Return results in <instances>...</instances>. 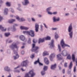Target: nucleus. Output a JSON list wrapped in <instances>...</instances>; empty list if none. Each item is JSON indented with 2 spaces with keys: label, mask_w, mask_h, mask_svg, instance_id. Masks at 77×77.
<instances>
[{
  "label": "nucleus",
  "mask_w": 77,
  "mask_h": 77,
  "mask_svg": "<svg viewBox=\"0 0 77 77\" xmlns=\"http://www.w3.org/2000/svg\"><path fill=\"white\" fill-rule=\"evenodd\" d=\"M35 75V73L33 72V70H31L28 73H26L25 77H33Z\"/></svg>",
  "instance_id": "1"
},
{
  "label": "nucleus",
  "mask_w": 77,
  "mask_h": 77,
  "mask_svg": "<svg viewBox=\"0 0 77 77\" xmlns=\"http://www.w3.org/2000/svg\"><path fill=\"white\" fill-rule=\"evenodd\" d=\"M23 33H26V34H28L29 35H30L31 36L33 37L35 36V33H34V31L33 30H31L30 31H24L23 32Z\"/></svg>",
  "instance_id": "2"
},
{
  "label": "nucleus",
  "mask_w": 77,
  "mask_h": 77,
  "mask_svg": "<svg viewBox=\"0 0 77 77\" xmlns=\"http://www.w3.org/2000/svg\"><path fill=\"white\" fill-rule=\"evenodd\" d=\"M51 38L50 37L48 36L47 37H45L43 38H39L38 40V44H40L41 42H44V40H50Z\"/></svg>",
  "instance_id": "3"
},
{
  "label": "nucleus",
  "mask_w": 77,
  "mask_h": 77,
  "mask_svg": "<svg viewBox=\"0 0 77 77\" xmlns=\"http://www.w3.org/2000/svg\"><path fill=\"white\" fill-rule=\"evenodd\" d=\"M60 44L63 48H64L65 47H70L69 45L65 44V42L63 39H62L61 41Z\"/></svg>",
  "instance_id": "4"
},
{
  "label": "nucleus",
  "mask_w": 77,
  "mask_h": 77,
  "mask_svg": "<svg viewBox=\"0 0 77 77\" xmlns=\"http://www.w3.org/2000/svg\"><path fill=\"white\" fill-rule=\"evenodd\" d=\"M35 46V44H32V51L33 52H34L35 51H36L38 49H39V47L37 46Z\"/></svg>",
  "instance_id": "5"
},
{
  "label": "nucleus",
  "mask_w": 77,
  "mask_h": 77,
  "mask_svg": "<svg viewBox=\"0 0 77 77\" xmlns=\"http://www.w3.org/2000/svg\"><path fill=\"white\" fill-rule=\"evenodd\" d=\"M72 62H71L69 66V68L70 70H68V74H70L71 73V69L72 68Z\"/></svg>",
  "instance_id": "6"
},
{
  "label": "nucleus",
  "mask_w": 77,
  "mask_h": 77,
  "mask_svg": "<svg viewBox=\"0 0 77 77\" xmlns=\"http://www.w3.org/2000/svg\"><path fill=\"white\" fill-rule=\"evenodd\" d=\"M28 61L27 60L24 61L23 62H22L21 65L22 66H26L27 65V63Z\"/></svg>",
  "instance_id": "7"
},
{
  "label": "nucleus",
  "mask_w": 77,
  "mask_h": 77,
  "mask_svg": "<svg viewBox=\"0 0 77 77\" xmlns=\"http://www.w3.org/2000/svg\"><path fill=\"white\" fill-rule=\"evenodd\" d=\"M10 48L11 49H13L14 48H17L18 47L16 43H13L12 45L10 46Z\"/></svg>",
  "instance_id": "8"
},
{
  "label": "nucleus",
  "mask_w": 77,
  "mask_h": 77,
  "mask_svg": "<svg viewBox=\"0 0 77 77\" xmlns=\"http://www.w3.org/2000/svg\"><path fill=\"white\" fill-rule=\"evenodd\" d=\"M14 54H16V56L14 57V59H17V58H18V57H19V55H18V54L17 52V51H14Z\"/></svg>",
  "instance_id": "9"
},
{
  "label": "nucleus",
  "mask_w": 77,
  "mask_h": 77,
  "mask_svg": "<svg viewBox=\"0 0 77 77\" xmlns=\"http://www.w3.org/2000/svg\"><path fill=\"white\" fill-rule=\"evenodd\" d=\"M68 53H67L66 51L64 50L62 51V54L64 56H66L68 55Z\"/></svg>",
  "instance_id": "10"
},
{
  "label": "nucleus",
  "mask_w": 77,
  "mask_h": 77,
  "mask_svg": "<svg viewBox=\"0 0 77 77\" xmlns=\"http://www.w3.org/2000/svg\"><path fill=\"white\" fill-rule=\"evenodd\" d=\"M57 57L58 58V60H62V59H63V58L61 56V54H59L57 55Z\"/></svg>",
  "instance_id": "11"
},
{
  "label": "nucleus",
  "mask_w": 77,
  "mask_h": 77,
  "mask_svg": "<svg viewBox=\"0 0 77 77\" xmlns=\"http://www.w3.org/2000/svg\"><path fill=\"white\" fill-rule=\"evenodd\" d=\"M16 19L19 20V21L20 22H22V21H25V19L23 18H22L21 19H20V17H19L17 16L16 17Z\"/></svg>",
  "instance_id": "12"
},
{
  "label": "nucleus",
  "mask_w": 77,
  "mask_h": 77,
  "mask_svg": "<svg viewBox=\"0 0 77 77\" xmlns=\"http://www.w3.org/2000/svg\"><path fill=\"white\" fill-rule=\"evenodd\" d=\"M35 30L36 32H38V29H39V25L37 23H36L35 25Z\"/></svg>",
  "instance_id": "13"
},
{
  "label": "nucleus",
  "mask_w": 77,
  "mask_h": 77,
  "mask_svg": "<svg viewBox=\"0 0 77 77\" xmlns=\"http://www.w3.org/2000/svg\"><path fill=\"white\" fill-rule=\"evenodd\" d=\"M55 57V54H52L50 56V58L51 60H52L53 58H54Z\"/></svg>",
  "instance_id": "14"
},
{
  "label": "nucleus",
  "mask_w": 77,
  "mask_h": 77,
  "mask_svg": "<svg viewBox=\"0 0 77 77\" xmlns=\"http://www.w3.org/2000/svg\"><path fill=\"white\" fill-rule=\"evenodd\" d=\"M54 42V40H52L51 42L49 44L50 45V47H52L53 48H54V44H53Z\"/></svg>",
  "instance_id": "15"
},
{
  "label": "nucleus",
  "mask_w": 77,
  "mask_h": 77,
  "mask_svg": "<svg viewBox=\"0 0 77 77\" xmlns=\"http://www.w3.org/2000/svg\"><path fill=\"white\" fill-rule=\"evenodd\" d=\"M72 24H71L69 27V32H71V30H72Z\"/></svg>",
  "instance_id": "16"
},
{
  "label": "nucleus",
  "mask_w": 77,
  "mask_h": 77,
  "mask_svg": "<svg viewBox=\"0 0 77 77\" xmlns=\"http://www.w3.org/2000/svg\"><path fill=\"white\" fill-rule=\"evenodd\" d=\"M44 62H45V63L47 64V65H48L49 64V61H48V59L47 58H45Z\"/></svg>",
  "instance_id": "17"
},
{
  "label": "nucleus",
  "mask_w": 77,
  "mask_h": 77,
  "mask_svg": "<svg viewBox=\"0 0 77 77\" xmlns=\"http://www.w3.org/2000/svg\"><path fill=\"white\" fill-rule=\"evenodd\" d=\"M25 1V3L24 4V2H22L23 4V5H27V4L29 3V2L28 0H24Z\"/></svg>",
  "instance_id": "18"
},
{
  "label": "nucleus",
  "mask_w": 77,
  "mask_h": 77,
  "mask_svg": "<svg viewBox=\"0 0 77 77\" xmlns=\"http://www.w3.org/2000/svg\"><path fill=\"white\" fill-rule=\"evenodd\" d=\"M20 39L22 40V41H24V40L25 39V37L24 36V35H21L20 36Z\"/></svg>",
  "instance_id": "19"
},
{
  "label": "nucleus",
  "mask_w": 77,
  "mask_h": 77,
  "mask_svg": "<svg viewBox=\"0 0 77 77\" xmlns=\"http://www.w3.org/2000/svg\"><path fill=\"white\" fill-rule=\"evenodd\" d=\"M20 29L22 30H28L29 28L25 26H21L20 27Z\"/></svg>",
  "instance_id": "20"
},
{
  "label": "nucleus",
  "mask_w": 77,
  "mask_h": 77,
  "mask_svg": "<svg viewBox=\"0 0 77 77\" xmlns=\"http://www.w3.org/2000/svg\"><path fill=\"white\" fill-rule=\"evenodd\" d=\"M53 20H54V22H55V21H59L60 19L59 18H58L57 19H56V17H53Z\"/></svg>",
  "instance_id": "21"
},
{
  "label": "nucleus",
  "mask_w": 77,
  "mask_h": 77,
  "mask_svg": "<svg viewBox=\"0 0 77 77\" xmlns=\"http://www.w3.org/2000/svg\"><path fill=\"white\" fill-rule=\"evenodd\" d=\"M56 68V64H55L54 65H52L51 67V69H54Z\"/></svg>",
  "instance_id": "22"
},
{
  "label": "nucleus",
  "mask_w": 77,
  "mask_h": 77,
  "mask_svg": "<svg viewBox=\"0 0 77 77\" xmlns=\"http://www.w3.org/2000/svg\"><path fill=\"white\" fill-rule=\"evenodd\" d=\"M8 8H5L4 10V14L5 15H7L8 14Z\"/></svg>",
  "instance_id": "23"
},
{
  "label": "nucleus",
  "mask_w": 77,
  "mask_h": 77,
  "mask_svg": "<svg viewBox=\"0 0 77 77\" xmlns=\"http://www.w3.org/2000/svg\"><path fill=\"white\" fill-rule=\"evenodd\" d=\"M0 29H1V30L3 31H5L6 30V29H4V28L2 27V25H0Z\"/></svg>",
  "instance_id": "24"
},
{
  "label": "nucleus",
  "mask_w": 77,
  "mask_h": 77,
  "mask_svg": "<svg viewBox=\"0 0 77 77\" xmlns=\"http://www.w3.org/2000/svg\"><path fill=\"white\" fill-rule=\"evenodd\" d=\"M72 60L73 62H74L75 60V55L74 54H72Z\"/></svg>",
  "instance_id": "25"
},
{
  "label": "nucleus",
  "mask_w": 77,
  "mask_h": 77,
  "mask_svg": "<svg viewBox=\"0 0 77 77\" xmlns=\"http://www.w3.org/2000/svg\"><path fill=\"white\" fill-rule=\"evenodd\" d=\"M14 21H15V19H12L8 20V22L9 23H12L13 22H14Z\"/></svg>",
  "instance_id": "26"
},
{
  "label": "nucleus",
  "mask_w": 77,
  "mask_h": 77,
  "mask_svg": "<svg viewBox=\"0 0 77 77\" xmlns=\"http://www.w3.org/2000/svg\"><path fill=\"white\" fill-rule=\"evenodd\" d=\"M5 71H10V69H9V68L8 66L5 67Z\"/></svg>",
  "instance_id": "27"
},
{
  "label": "nucleus",
  "mask_w": 77,
  "mask_h": 77,
  "mask_svg": "<svg viewBox=\"0 0 77 77\" xmlns=\"http://www.w3.org/2000/svg\"><path fill=\"white\" fill-rule=\"evenodd\" d=\"M48 53L47 51H45L43 54V56H45L46 55H48Z\"/></svg>",
  "instance_id": "28"
},
{
  "label": "nucleus",
  "mask_w": 77,
  "mask_h": 77,
  "mask_svg": "<svg viewBox=\"0 0 77 77\" xmlns=\"http://www.w3.org/2000/svg\"><path fill=\"white\" fill-rule=\"evenodd\" d=\"M38 63H39V59L38 58V60L37 61H36L35 62H34V64L36 65V64H37Z\"/></svg>",
  "instance_id": "29"
},
{
  "label": "nucleus",
  "mask_w": 77,
  "mask_h": 77,
  "mask_svg": "<svg viewBox=\"0 0 77 77\" xmlns=\"http://www.w3.org/2000/svg\"><path fill=\"white\" fill-rule=\"evenodd\" d=\"M48 69V67L47 66H44V67L43 68V70H44V71H47Z\"/></svg>",
  "instance_id": "30"
},
{
  "label": "nucleus",
  "mask_w": 77,
  "mask_h": 77,
  "mask_svg": "<svg viewBox=\"0 0 77 77\" xmlns=\"http://www.w3.org/2000/svg\"><path fill=\"white\" fill-rule=\"evenodd\" d=\"M41 73L42 75H44L45 74V72L44 71H42Z\"/></svg>",
  "instance_id": "31"
},
{
  "label": "nucleus",
  "mask_w": 77,
  "mask_h": 77,
  "mask_svg": "<svg viewBox=\"0 0 77 77\" xmlns=\"http://www.w3.org/2000/svg\"><path fill=\"white\" fill-rule=\"evenodd\" d=\"M6 4L7 6H11V3L10 2H7L6 3Z\"/></svg>",
  "instance_id": "32"
},
{
  "label": "nucleus",
  "mask_w": 77,
  "mask_h": 77,
  "mask_svg": "<svg viewBox=\"0 0 77 77\" xmlns=\"http://www.w3.org/2000/svg\"><path fill=\"white\" fill-rule=\"evenodd\" d=\"M5 36H6L8 37V36H9V35H10V33H5Z\"/></svg>",
  "instance_id": "33"
},
{
  "label": "nucleus",
  "mask_w": 77,
  "mask_h": 77,
  "mask_svg": "<svg viewBox=\"0 0 77 77\" xmlns=\"http://www.w3.org/2000/svg\"><path fill=\"white\" fill-rule=\"evenodd\" d=\"M55 39H57V38H59V36H58V35L57 34V33L56 32L55 33Z\"/></svg>",
  "instance_id": "34"
},
{
  "label": "nucleus",
  "mask_w": 77,
  "mask_h": 77,
  "mask_svg": "<svg viewBox=\"0 0 77 77\" xmlns=\"http://www.w3.org/2000/svg\"><path fill=\"white\" fill-rule=\"evenodd\" d=\"M69 35L70 38L72 37V31H71V32L69 33Z\"/></svg>",
  "instance_id": "35"
},
{
  "label": "nucleus",
  "mask_w": 77,
  "mask_h": 77,
  "mask_svg": "<svg viewBox=\"0 0 77 77\" xmlns=\"http://www.w3.org/2000/svg\"><path fill=\"white\" fill-rule=\"evenodd\" d=\"M67 58L68 59H69V60H70V59H71V55H69L67 57Z\"/></svg>",
  "instance_id": "36"
},
{
  "label": "nucleus",
  "mask_w": 77,
  "mask_h": 77,
  "mask_svg": "<svg viewBox=\"0 0 77 77\" xmlns=\"http://www.w3.org/2000/svg\"><path fill=\"white\" fill-rule=\"evenodd\" d=\"M58 48L59 49V51L60 52L61 51V48H60V46L59 45H58Z\"/></svg>",
  "instance_id": "37"
},
{
  "label": "nucleus",
  "mask_w": 77,
  "mask_h": 77,
  "mask_svg": "<svg viewBox=\"0 0 77 77\" xmlns=\"http://www.w3.org/2000/svg\"><path fill=\"white\" fill-rule=\"evenodd\" d=\"M35 57L34 54H32L31 56H30L31 58H32V59H33V57Z\"/></svg>",
  "instance_id": "38"
},
{
  "label": "nucleus",
  "mask_w": 77,
  "mask_h": 77,
  "mask_svg": "<svg viewBox=\"0 0 77 77\" xmlns=\"http://www.w3.org/2000/svg\"><path fill=\"white\" fill-rule=\"evenodd\" d=\"M51 9V8H50V7L48 8L47 9V12H49V11H50V10Z\"/></svg>",
  "instance_id": "39"
},
{
  "label": "nucleus",
  "mask_w": 77,
  "mask_h": 77,
  "mask_svg": "<svg viewBox=\"0 0 77 77\" xmlns=\"http://www.w3.org/2000/svg\"><path fill=\"white\" fill-rule=\"evenodd\" d=\"M28 42L29 44H30L31 43V39L30 38H29Z\"/></svg>",
  "instance_id": "40"
},
{
  "label": "nucleus",
  "mask_w": 77,
  "mask_h": 77,
  "mask_svg": "<svg viewBox=\"0 0 77 77\" xmlns=\"http://www.w3.org/2000/svg\"><path fill=\"white\" fill-rule=\"evenodd\" d=\"M73 71L74 72L76 71V66H75L74 67Z\"/></svg>",
  "instance_id": "41"
},
{
  "label": "nucleus",
  "mask_w": 77,
  "mask_h": 77,
  "mask_svg": "<svg viewBox=\"0 0 77 77\" xmlns=\"http://www.w3.org/2000/svg\"><path fill=\"white\" fill-rule=\"evenodd\" d=\"M57 29V28H52V29L53 30H56Z\"/></svg>",
  "instance_id": "42"
},
{
  "label": "nucleus",
  "mask_w": 77,
  "mask_h": 77,
  "mask_svg": "<svg viewBox=\"0 0 77 77\" xmlns=\"http://www.w3.org/2000/svg\"><path fill=\"white\" fill-rule=\"evenodd\" d=\"M64 66L65 67H67V63H65L64 64Z\"/></svg>",
  "instance_id": "43"
},
{
  "label": "nucleus",
  "mask_w": 77,
  "mask_h": 77,
  "mask_svg": "<svg viewBox=\"0 0 77 77\" xmlns=\"http://www.w3.org/2000/svg\"><path fill=\"white\" fill-rule=\"evenodd\" d=\"M32 42L33 43H36L37 42V41H36L35 42V39H33Z\"/></svg>",
  "instance_id": "44"
},
{
  "label": "nucleus",
  "mask_w": 77,
  "mask_h": 77,
  "mask_svg": "<svg viewBox=\"0 0 77 77\" xmlns=\"http://www.w3.org/2000/svg\"><path fill=\"white\" fill-rule=\"evenodd\" d=\"M48 14H50L51 15L53 14V13H51V12H49V11L48 12Z\"/></svg>",
  "instance_id": "45"
},
{
  "label": "nucleus",
  "mask_w": 77,
  "mask_h": 77,
  "mask_svg": "<svg viewBox=\"0 0 77 77\" xmlns=\"http://www.w3.org/2000/svg\"><path fill=\"white\" fill-rule=\"evenodd\" d=\"M2 20H3V18L0 16V21H1Z\"/></svg>",
  "instance_id": "46"
},
{
  "label": "nucleus",
  "mask_w": 77,
  "mask_h": 77,
  "mask_svg": "<svg viewBox=\"0 0 77 77\" xmlns=\"http://www.w3.org/2000/svg\"><path fill=\"white\" fill-rule=\"evenodd\" d=\"M43 24H44V26H45V28H46V29H47V28H48L47 26V25H45V24L43 23Z\"/></svg>",
  "instance_id": "47"
},
{
  "label": "nucleus",
  "mask_w": 77,
  "mask_h": 77,
  "mask_svg": "<svg viewBox=\"0 0 77 77\" xmlns=\"http://www.w3.org/2000/svg\"><path fill=\"white\" fill-rule=\"evenodd\" d=\"M21 53L22 54H24V51H22L21 52Z\"/></svg>",
  "instance_id": "48"
},
{
  "label": "nucleus",
  "mask_w": 77,
  "mask_h": 77,
  "mask_svg": "<svg viewBox=\"0 0 77 77\" xmlns=\"http://www.w3.org/2000/svg\"><path fill=\"white\" fill-rule=\"evenodd\" d=\"M32 20L33 21H35V20L33 18H32Z\"/></svg>",
  "instance_id": "49"
},
{
  "label": "nucleus",
  "mask_w": 77,
  "mask_h": 77,
  "mask_svg": "<svg viewBox=\"0 0 77 77\" xmlns=\"http://www.w3.org/2000/svg\"><path fill=\"white\" fill-rule=\"evenodd\" d=\"M38 63L39 65H43V64H42L41 63H40V62H39V63Z\"/></svg>",
  "instance_id": "50"
},
{
  "label": "nucleus",
  "mask_w": 77,
  "mask_h": 77,
  "mask_svg": "<svg viewBox=\"0 0 77 77\" xmlns=\"http://www.w3.org/2000/svg\"><path fill=\"white\" fill-rule=\"evenodd\" d=\"M57 12H54L53 13V14H54V15H55L56 14H57Z\"/></svg>",
  "instance_id": "51"
},
{
  "label": "nucleus",
  "mask_w": 77,
  "mask_h": 77,
  "mask_svg": "<svg viewBox=\"0 0 77 77\" xmlns=\"http://www.w3.org/2000/svg\"><path fill=\"white\" fill-rule=\"evenodd\" d=\"M15 72H20V71L18 70H17L15 71Z\"/></svg>",
  "instance_id": "52"
},
{
  "label": "nucleus",
  "mask_w": 77,
  "mask_h": 77,
  "mask_svg": "<svg viewBox=\"0 0 77 77\" xmlns=\"http://www.w3.org/2000/svg\"><path fill=\"white\" fill-rule=\"evenodd\" d=\"M42 27H43V26H42V25H41V31L42 30Z\"/></svg>",
  "instance_id": "53"
},
{
  "label": "nucleus",
  "mask_w": 77,
  "mask_h": 77,
  "mask_svg": "<svg viewBox=\"0 0 77 77\" xmlns=\"http://www.w3.org/2000/svg\"><path fill=\"white\" fill-rule=\"evenodd\" d=\"M62 72L63 73V74H65V69H63V70Z\"/></svg>",
  "instance_id": "54"
},
{
  "label": "nucleus",
  "mask_w": 77,
  "mask_h": 77,
  "mask_svg": "<svg viewBox=\"0 0 77 77\" xmlns=\"http://www.w3.org/2000/svg\"><path fill=\"white\" fill-rule=\"evenodd\" d=\"M75 62H76V66H77V58H76L75 60Z\"/></svg>",
  "instance_id": "55"
},
{
  "label": "nucleus",
  "mask_w": 77,
  "mask_h": 77,
  "mask_svg": "<svg viewBox=\"0 0 77 77\" xmlns=\"http://www.w3.org/2000/svg\"><path fill=\"white\" fill-rule=\"evenodd\" d=\"M21 70H22V71H25V70H23V68H21Z\"/></svg>",
  "instance_id": "56"
},
{
  "label": "nucleus",
  "mask_w": 77,
  "mask_h": 77,
  "mask_svg": "<svg viewBox=\"0 0 77 77\" xmlns=\"http://www.w3.org/2000/svg\"><path fill=\"white\" fill-rule=\"evenodd\" d=\"M12 42V40H10V41L8 43H11V42Z\"/></svg>",
  "instance_id": "57"
},
{
  "label": "nucleus",
  "mask_w": 77,
  "mask_h": 77,
  "mask_svg": "<svg viewBox=\"0 0 77 77\" xmlns=\"http://www.w3.org/2000/svg\"><path fill=\"white\" fill-rule=\"evenodd\" d=\"M11 12L13 13L14 12V10H13V9H11Z\"/></svg>",
  "instance_id": "58"
},
{
  "label": "nucleus",
  "mask_w": 77,
  "mask_h": 77,
  "mask_svg": "<svg viewBox=\"0 0 77 77\" xmlns=\"http://www.w3.org/2000/svg\"><path fill=\"white\" fill-rule=\"evenodd\" d=\"M20 66H18L17 68H15V69H16V68H19V67Z\"/></svg>",
  "instance_id": "59"
},
{
  "label": "nucleus",
  "mask_w": 77,
  "mask_h": 77,
  "mask_svg": "<svg viewBox=\"0 0 77 77\" xmlns=\"http://www.w3.org/2000/svg\"><path fill=\"white\" fill-rule=\"evenodd\" d=\"M24 48V46H23L21 47V48Z\"/></svg>",
  "instance_id": "60"
},
{
  "label": "nucleus",
  "mask_w": 77,
  "mask_h": 77,
  "mask_svg": "<svg viewBox=\"0 0 77 77\" xmlns=\"http://www.w3.org/2000/svg\"><path fill=\"white\" fill-rule=\"evenodd\" d=\"M66 16L69 15V14H68V13L66 14Z\"/></svg>",
  "instance_id": "61"
},
{
  "label": "nucleus",
  "mask_w": 77,
  "mask_h": 77,
  "mask_svg": "<svg viewBox=\"0 0 77 77\" xmlns=\"http://www.w3.org/2000/svg\"><path fill=\"white\" fill-rule=\"evenodd\" d=\"M3 3V2L2 1H0V3Z\"/></svg>",
  "instance_id": "62"
},
{
  "label": "nucleus",
  "mask_w": 77,
  "mask_h": 77,
  "mask_svg": "<svg viewBox=\"0 0 77 77\" xmlns=\"http://www.w3.org/2000/svg\"><path fill=\"white\" fill-rule=\"evenodd\" d=\"M14 26H17L18 25L17 24H14Z\"/></svg>",
  "instance_id": "63"
},
{
  "label": "nucleus",
  "mask_w": 77,
  "mask_h": 77,
  "mask_svg": "<svg viewBox=\"0 0 77 77\" xmlns=\"http://www.w3.org/2000/svg\"><path fill=\"white\" fill-rule=\"evenodd\" d=\"M8 77H11V74H10V75L8 76Z\"/></svg>",
  "instance_id": "64"
}]
</instances>
